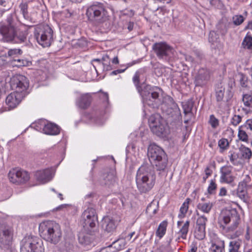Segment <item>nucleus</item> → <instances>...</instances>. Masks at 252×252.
Returning a JSON list of instances; mask_svg holds the SVG:
<instances>
[{
    "label": "nucleus",
    "mask_w": 252,
    "mask_h": 252,
    "mask_svg": "<svg viewBox=\"0 0 252 252\" xmlns=\"http://www.w3.org/2000/svg\"><path fill=\"white\" fill-rule=\"evenodd\" d=\"M35 176L36 179L42 183L49 182L52 178L51 170L49 169L37 171L35 174Z\"/></svg>",
    "instance_id": "nucleus-20"
},
{
    "label": "nucleus",
    "mask_w": 252,
    "mask_h": 252,
    "mask_svg": "<svg viewBox=\"0 0 252 252\" xmlns=\"http://www.w3.org/2000/svg\"><path fill=\"white\" fill-rule=\"evenodd\" d=\"M234 83L232 81H231L228 83V86H229L230 89H228L227 91L228 96L226 98L227 101H228V99H230L232 97V95H233L232 93L230 90L233 88V87L234 86Z\"/></svg>",
    "instance_id": "nucleus-55"
},
{
    "label": "nucleus",
    "mask_w": 252,
    "mask_h": 252,
    "mask_svg": "<svg viewBox=\"0 0 252 252\" xmlns=\"http://www.w3.org/2000/svg\"><path fill=\"white\" fill-rule=\"evenodd\" d=\"M227 189L225 187H221L220 189V191L219 193V195L220 196H225L227 194Z\"/></svg>",
    "instance_id": "nucleus-57"
},
{
    "label": "nucleus",
    "mask_w": 252,
    "mask_h": 252,
    "mask_svg": "<svg viewBox=\"0 0 252 252\" xmlns=\"http://www.w3.org/2000/svg\"><path fill=\"white\" fill-rule=\"evenodd\" d=\"M101 225L103 229L108 232H113L116 227L114 220L110 216H105L103 217L102 220Z\"/></svg>",
    "instance_id": "nucleus-21"
},
{
    "label": "nucleus",
    "mask_w": 252,
    "mask_h": 252,
    "mask_svg": "<svg viewBox=\"0 0 252 252\" xmlns=\"http://www.w3.org/2000/svg\"><path fill=\"white\" fill-rule=\"evenodd\" d=\"M139 72L138 71H136L132 78L133 81L136 86H137L139 83Z\"/></svg>",
    "instance_id": "nucleus-56"
},
{
    "label": "nucleus",
    "mask_w": 252,
    "mask_h": 252,
    "mask_svg": "<svg viewBox=\"0 0 252 252\" xmlns=\"http://www.w3.org/2000/svg\"><path fill=\"white\" fill-rule=\"evenodd\" d=\"M79 242L82 244L87 245L91 242L90 239L87 236L80 234L79 236Z\"/></svg>",
    "instance_id": "nucleus-49"
},
{
    "label": "nucleus",
    "mask_w": 252,
    "mask_h": 252,
    "mask_svg": "<svg viewBox=\"0 0 252 252\" xmlns=\"http://www.w3.org/2000/svg\"><path fill=\"white\" fill-rule=\"evenodd\" d=\"M102 61L103 65L104 66V68L105 69L109 70L112 69L111 66L110 65V59L108 55L105 54L102 57Z\"/></svg>",
    "instance_id": "nucleus-42"
},
{
    "label": "nucleus",
    "mask_w": 252,
    "mask_h": 252,
    "mask_svg": "<svg viewBox=\"0 0 252 252\" xmlns=\"http://www.w3.org/2000/svg\"><path fill=\"white\" fill-rule=\"evenodd\" d=\"M240 84L243 87H248V81L247 78L245 77H242L240 80Z\"/></svg>",
    "instance_id": "nucleus-58"
},
{
    "label": "nucleus",
    "mask_w": 252,
    "mask_h": 252,
    "mask_svg": "<svg viewBox=\"0 0 252 252\" xmlns=\"http://www.w3.org/2000/svg\"><path fill=\"white\" fill-rule=\"evenodd\" d=\"M21 252H44L42 241L35 237H26L21 242Z\"/></svg>",
    "instance_id": "nucleus-7"
},
{
    "label": "nucleus",
    "mask_w": 252,
    "mask_h": 252,
    "mask_svg": "<svg viewBox=\"0 0 252 252\" xmlns=\"http://www.w3.org/2000/svg\"><path fill=\"white\" fill-rule=\"evenodd\" d=\"M214 36H216V33L213 31L210 32L209 35V40L210 42H214L215 41Z\"/></svg>",
    "instance_id": "nucleus-61"
},
{
    "label": "nucleus",
    "mask_w": 252,
    "mask_h": 252,
    "mask_svg": "<svg viewBox=\"0 0 252 252\" xmlns=\"http://www.w3.org/2000/svg\"><path fill=\"white\" fill-rule=\"evenodd\" d=\"M10 84L12 90L25 95L29 88V82L26 76L17 74L11 78Z\"/></svg>",
    "instance_id": "nucleus-11"
},
{
    "label": "nucleus",
    "mask_w": 252,
    "mask_h": 252,
    "mask_svg": "<svg viewBox=\"0 0 252 252\" xmlns=\"http://www.w3.org/2000/svg\"><path fill=\"white\" fill-rule=\"evenodd\" d=\"M241 243L242 241L240 239L230 241L229 244L228 252H240L239 249Z\"/></svg>",
    "instance_id": "nucleus-32"
},
{
    "label": "nucleus",
    "mask_w": 252,
    "mask_h": 252,
    "mask_svg": "<svg viewBox=\"0 0 252 252\" xmlns=\"http://www.w3.org/2000/svg\"><path fill=\"white\" fill-rule=\"evenodd\" d=\"M155 175L148 166H141L136 176V183L138 190L141 192H147L150 190L155 185Z\"/></svg>",
    "instance_id": "nucleus-2"
},
{
    "label": "nucleus",
    "mask_w": 252,
    "mask_h": 252,
    "mask_svg": "<svg viewBox=\"0 0 252 252\" xmlns=\"http://www.w3.org/2000/svg\"><path fill=\"white\" fill-rule=\"evenodd\" d=\"M228 142L226 139H221L219 141V146L221 149H225L228 146Z\"/></svg>",
    "instance_id": "nucleus-51"
},
{
    "label": "nucleus",
    "mask_w": 252,
    "mask_h": 252,
    "mask_svg": "<svg viewBox=\"0 0 252 252\" xmlns=\"http://www.w3.org/2000/svg\"><path fill=\"white\" fill-rule=\"evenodd\" d=\"M97 219L95 210L93 208H88L83 213L81 221L84 227L93 228L95 226Z\"/></svg>",
    "instance_id": "nucleus-14"
},
{
    "label": "nucleus",
    "mask_w": 252,
    "mask_h": 252,
    "mask_svg": "<svg viewBox=\"0 0 252 252\" xmlns=\"http://www.w3.org/2000/svg\"><path fill=\"white\" fill-rule=\"evenodd\" d=\"M239 151L240 152L241 158L248 162L249 161L252 157V152L251 150L242 145L240 147Z\"/></svg>",
    "instance_id": "nucleus-27"
},
{
    "label": "nucleus",
    "mask_w": 252,
    "mask_h": 252,
    "mask_svg": "<svg viewBox=\"0 0 252 252\" xmlns=\"http://www.w3.org/2000/svg\"><path fill=\"white\" fill-rule=\"evenodd\" d=\"M38 229L40 236L52 243H57L62 236L60 225L54 221L41 222L39 225Z\"/></svg>",
    "instance_id": "nucleus-3"
},
{
    "label": "nucleus",
    "mask_w": 252,
    "mask_h": 252,
    "mask_svg": "<svg viewBox=\"0 0 252 252\" xmlns=\"http://www.w3.org/2000/svg\"><path fill=\"white\" fill-rule=\"evenodd\" d=\"M217 188V184L216 183L215 181L211 180L207 188L208 193L209 194H213L215 193Z\"/></svg>",
    "instance_id": "nucleus-43"
},
{
    "label": "nucleus",
    "mask_w": 252,
    "mask_h": 252,
    "mask_svg": "<svg viewBox=\"0 0 252 252\" xmlns=\"http://www.w3.org/2000/svg\"><path fill=\"white\" fill-rule=\"evenodd\" d=\"M7 24H0V34L7 42L16 43L24 42L27 39V31L18 28L17 24L11 15L7 17Z\"/></svg>",
    "instance_id": "nucleus-1"
},
{
    "label": "nucleus",
    "mask_w": 252,
    "mask_h": 252,
    "mask_svg": "<svg viewBox=\"0 0 252 252\" xmlns=\"http://www.w3.org/2000/svg\"><path fill=\"white\" fill-rule=\"evenodd\" d=\"M205 227L195 226L194 236L198 240H203L206 234Z\"/></svg>",
    "instance_id": "nucleus-33"
},
{
    "label": "nucleus",
    "mask_w": 252,
    "mask_h": 252,
    "mask_svg": "<svg viewBox=\"0 0 252 252\" xmlns=\"http://www.w3.org/2000/svg\"><path fill=\"white\" fill-rule=\"evenodd\" d=\"M105 183L108 185L112 184L116 181V177L114 171L110 172L104 177Z\"/></svg>",
    "instance_id": "nucleus-37"
},
{
    "label": "nucleus",
    "mask_w": 252,
    "mask_h": 252,
    "mask_svg": "<svg viewBox=\"0 0 252 252\" xmlns=\"http://www.w3.org/2000/svg\"><path fill=\"white\" fill-rule=\"evenodd\" d=\"M243 126L239 127L238 137L242 141L247 142L249 140V137L246 132L243 129Z\"/></svg>",
    "instance_id": "nucleus-38"
},
{
    "label": "nucleus",
    "mask_w": 252,
    "mask_h": 252,
    "mask_svg": "<svg viewBox=\"0 0 252 252\" xmlns=\"http://www.w3.org/2000/svg\"><path fill=\"white\" fill-rule=\"evenodd\" d=\"M43 132L48 135H57L60 133V128L58 126L53 123H47L43 125Z\"/></svg>",
    "instance_id": "nucleus-24"
},
{
    "label": "nucleus",
    "mask_w": 252,
    "mask_h": 252,
    "mask_svg": "<svg viewBox=\"0 0 252 252\" xmlns=\"http://www.w3.org/2000/svg\"><path fill=\"white\" fill-rule=\"evenodd\" d=\"M222 27H223V28H222L221 30H220V32L221 33V34L225 35L226 34V33L227 32V29L225 25H224L222 24H220L219 25V28H222Z\"/></svg>",
    "instance_id": "nucleus-59"
},
{
    "label": "nucleus",
    "mask_w": 252,
    "mask_h": 252,
    "mask_svg": "<svg viewBox=\"0 0 252 252\" xmlns=\"http://www.w3.org/2000/svg\"><path fill=\"white\" fill-rule=\"evenodd\" d=\"M252 230H251L249 226H247L246 232L245 234V239L246 241H249L252 237Z\"/></svg>",
    "instance_id": "nucleus-54"
},
{
    "label": "nucleus",
    "mask_w": 252,
    "mask_h": 252,
    "mask_svg": "<svg viewBox=\"0 0 252 252\" xmlns=\"http://www.w3.org/2000/svg\"><path fill=\"white\" fill-rule=\"evenodd\" d=\"M25 96L23 94L15 91L9 94L5 98V104L7 109L10 110L17 107Z\"/></svg>",
    "instance_id": "nucleus-17"
},
{
    "label": "nucleus",
    "mask_w": 252,
    "mask_h": 252,
    "mask_svg": "<svg viewBox=\"0 0 252 252\" xmlns=\"http://www.w3.org/2000/svg\"><path fill=\"white\" fill-rule=\"evenodd\" d=\"M237 194L238 197L245 202L248 199V195L247 190V183L245 181L240 182L237 189Z\"/></svg>",
    "instance_id": "nucleus-22"
},
{
    "label": "nucleus",
    "mask_w": 252,
    "mask_h": 252,
    "mask_svg": "<svg viewBox=\"0 0 252 252\" xmlns=\"http://www.w3.org/2000/svg\"><path fill=\"white\" fill-rule=\"evenodd\" d=\"M148 156L152 163L158 170L165 169L167 163V158L165 153L160 147L155 144H151L148 149Z\"/></svg>",
    "instance_id": "nucleus-5"
},
{
    "label": "nucleus",
    "mask_w": 252,
    "mask_h": 252,
    "mask_svg": "<svg viewBox=\"0 0 252 252\" xmlns=\"http://www.w3.org/2000/svg\"><path fill=\"white\" fill-rule=\"evenodd\" d=\"M146 212L149 215H154L157 213V207L153 203L150 204L147 207Z\"/></svg>",
    "instance_id": "nucleus-48"
},
{
    "label": "nucleus",
    "mask_w": 252,
    "mask_h": 252,
    "mask_svg": "<svg viewBox=\"0 0 252 252\" xmlns=\"http://www.w3.org/2000/svg\"><path fill=\"white\" fill-rule=\"evenodd\" d=\"M126 245V242L125 239H120L117 241L114 242L112 246H113L118 250H121L123 249Z\"/></svg>",
    "instance_id": "nucleus-39"
},
{
    "label": "nucleus",
    "mask_w": 252,
    "mask_h": 252,
    "mask_svg": "<svg viewBox=\"0 0 252 252\" xmlns=\"http://www.w3.org/2000/svg\"><path fill=\"white\" fill-rule=\"evenodd\" d=\"M92 101V96L89 94L81 95L76 101L77 105L80 108L86 109L90 106Z\"/></svg>",
    "instance_id": "nucleus-25"
},
{
    "label": "nucleus",
    "mask_w": 252,
    "mask_h": 252,
    "mask_svg": "<svg viewBox=\"0 0 252 252\" xmlns=\"http://www.w3.org/2000/svg\"><path fill=\"white\" fill-rule=\"evenodd\" d=\"M197 250V247L195 244H192L190 246V249L189 250L188 252H196Z\"/></svg>",
    "instance_id": "nucleus-64"
},
{
    "label": "nucleus",
    "mask_w": 252,
    "mask_h": 252,
    "mask_svg": "<svg viewBox=\"0 0 252 252\" xmlns=\"http://www.w3.org/2000/svg\"><path fill=\"white\" fill-rule=\"evenodd\" d=\"M106 11L102 3H95L89 6L86 15L90 21L100 22L106 16Z\"/></svg>",
    "instance_id": "nucleus-10"
},
{
    "label": "nucleus",
    "mask_w": 252,
    "mask_h": 252,
    "mask_svg": "<svg viewBox=\"0 0 252 252\" xmlns=\"http://www.w3.org/2000/svg\"><path fill=\"white\" fill-rule=\"evenodd\" d=\"M22 54V51L20 49H10L8 51L7 55L6 56L8 60L10 59L11 61L13 59L16 58L18 55Z\"/></svg>",
    "instance_id": "nucleus-34"
},
{
    "label": "nucleus",
    "mask_w": 252,
    "mask_h": 252,
    "mask_svg": "<svg viewBox=\"0 0 252 252\" xmlns=\"http://www.w3.org/2000/svg\"><path fill=\"white\" fill-rule=\"evenodd\" d=\"M183 222L182 221H178L177 222V226L179 228V230L177 233L178 235V239L182 238L183 239H186L187 234L189 232V226L190 224L189 220H187L184 224L181 226V224Z\"/></svg>",
    "instance_id": "nucleus-23"
},
{
    "label": "nucleus",
    "mask_w": 252,
    "mask_h": 252,
    "mask_svg": "<svg viewBox=\"0 0 252 252\" xmlns=\"http://www.w3.org/2000/svg\"><path fill=\"white\" fill-rule=\"evenodd\" d=\"M13 229L9 226L3 224L0 228V243L3 246H9L13 240Z\"/></svg>",
    "instance_id": "nucleus-16"
},
{
    "label": "nucleus",
    "mask_w": 252,
    "mask_h": 252,
    "mask_svg": "<svg viewBox=\"0 0 252 252\" xmlns=\"http://www.w3.org/2000/svg\"><path fill=\"white\" fill-rule=\"evenodd\" d=\"M243 233V230L242 229H239L232 234H229V236L231 239H235L241 236Z\"/></svg>",
    "instance_id": "nucleus-53"
},
{
    "label": "nucleus",
    "mask_w": 252,
    "mask_h": 252,
    "mask_svg": "<svg viewBox=\"0 0 252 252\" xmlns=\"http://www.w3.org/2000/svg\"><path fill=\"white\" fill-rule=\"evenodd\" d=\"M189 202L190 199L187 198L185 201L182 204L180 209V213L178 215V217L179 218L183 219L186 216L189 209Z\"/></svg>",
    "instance_id": "nucleus-31"
},
{
    "label": "nucleus",
    "mask_w": 252,
    "mask_h": 252,
    "mask_svg": "<svg viewBox=\"0 0 252 252\" xmlns=\"http://www.w3.org/2000/svg\"><path fill=\"white\" fill-rule=\"evenodd\" d=\"M225 89L221 86L218 87L216 91V97L218 102H221L223 100L224 97Z\"/></svg>",
    "instance_id": "nucleus-36"
},
{
    "label": "nucleus",
    "mask_w": 252,
    "mask_h": 252,
    "mask_svg": "<svg viewBox=\"0 0 252 252\" xmlns=\"http://www.w3.org/2000/svg\"><path fill=\"white\" fill-rule=\"evenodd\" d=\"M229 158L232 164L234 165H238V162L237 161V155L234 153H231L229 156Z\"/></svg>",
    "instance_id": "nucleus-52"
},
{
    "label": "nucleus",
    "mask_w": 252,
    "mask_h": 252,
    "mask_svg": "<svg viewBox=\"0 0 252 252\" xmlns=\"http://www.w3.org/2000/svg\"><path fill=\"white\" fill-rule=\"evenodd\" d=\"M112 249V246H110L108 247L102 249L99 252H115V251H112L111 250Z\"/></svg>",
    "instance_id": "nucleus-63"
},
{
    "label": "nucleus",
    "mask_w": 252,
    "mask_h": 252,
    "mask_svg": "<svg viewBox=\"0 0 252 252\" xmlns=\"http://www.w3.org/2000/svg\"><path fill=\"white\" fill-rule=\"evenodd\" d=\"M167 99L170 102L171 107L169 108L168 112L172 117H177L181 115L180 110L177 104L173 100L172 98L170 96H167Z\"/></svg>",
    "instance_id": "nucleus-26"
},
{
    "label": "nucleus",
    "mask_w": 252,
    "mask_h": 252,
    "mask_svg": "<svg viewBox=\"0 0 252 252\" xmlns=\"http://www.w3.org/2000/svg\"><path fill=\"white\" fill-rule=\"evenodd\" d=\"M34 36L40 45L49 47L53 40V31L48 25L40 26L35 29Z\"/></svg>",
    "instance_id": "nucleus-8"
},
{
    "label": "nucleus",
    "mask_w": 252,
    "mask_h": 252,
    "mask_svg": "<svg viewBox=\"0 0 252 252\" xmlns=\"http://www.w3.org/2000/svg\"><path fill=\"white\" fill-rule=\"evenodd\" d=\"M205 174L207 176H210L213 173L212 170L210 168V166H207L204 170Z\"/></svg>",
    "instance_id": "nucleus-62"
},
{
    "label": "nucleus",
    "mask_w": 252,
    "mask_h": 252,
    "mask_svg": "<svg viewBox=\"0 0 252 252\" xmlns=\"http://www.w3.org/2000/svg\"><path fill=\"white\" fill-rule=\"evenodd\" d=\"M210 72L206 68H200L198 69L194 80L196 86L203 87L206 85L210 80Z\"/></svg>",
    "instance_id": "nucleus-18"
},
{
    "label": "nucleus",
    "mask_w": 252,
    "mask_h": 252,
    "mask_svg": "<svg viewBox=\"0 0 252 252\" xmlns=\"http://www.w3.org/2000/svg\"><path fill=\"white\" fill-rule=\"evenodd\" d=\"M240 218L235 211L223 210L220 213L218 223L220 226L225 228L226 232H233L239 224Z\"/></svg>",
    "instance_id": "nucleus-4"
},
{
    "label": "nucleus",
    "mask_w": 252,
    "mask_h": 252,
    "mask_svg": "<svg viewBox=\"0 0 252 252\" xmlns=\"http://www.w3.org/2000/svg\"><path fill=\"white\" fill-rule=\"evenodd\" d=\"M208 123L211 125L212 128L216 129L219 126L220 122L214 115H211L209 117Z\"/></svg>",
    "instance_id": "nucleus-41"
},
{
    "label": "nucleus",
    "mask_w": 252,
    "mask_h": 252,
    "mask_svg": "<svg viewBox=\"0 0 252 252\" xmlns=\"http://www.w3.org/2000/svg\"><path fill=\"white\" fill-rule=\"evenodd\" d=\"M10 61V59L8 60L6 55L0 56V69L6 66Z\"/></svg>",
    "instance_id": "nucleus-47"
},
{
    "label": "nucleus",
    "mask_w": 252,
    "mask_h": 252,
    "mask_svg": "<svg viewBox=\"0 0 252 252\" xmlns=\"http://www.w3.org/2000/svg\"><path fill=\"white\" fill-rule=\"evenodd\" d=\"M13 66L21 67L28 66L32 64V62L26 59H19L15 58L10 62Z\"/></svg>",
    "instance_id": "nucleus-29"
},
{
    "label": "nucleus",
    "mask_w": 252,
    "mask_h": 252,
    "mask_svg": "<svg viewBox=\"0 0 252 252\" xmlns=\"http://www.w3.org/2000/svg\"><path fill=\"white\" fill-rule=\"evenodd\" d=\"M244 21V17L241 15H236L232 17L233 23L235 26L240 25Z\"/></svg>",
    "instance_id": "nucleus-45"
},
{
    "label": "nucleus",
    "mask_w": 252,
    "mask_h": 252,
    "mask_svg": "<svg viewBox=\"0 0 252 252\" xmlns=\"http://www.w3.org/2000/svg\"><path fill=\"white\" fill-rule=\"evenodd\" d=\"M233 167L231 165H224L220 169V182L234 186L236 176L233 172Z\"/></svg>",
    "instance_id": "nucleus-15"
},
{
    "label": "nucleus",
    "mask_w": 252,
    "mask_h": 252,
    "mask_svg": "<svg viewBox=\"0 0 252 252\" xmlns=\"http://www.w3.org/2000/svg\"><path fill=\"white\" fill-rule=\"evenodd\" d=\"M243 101L246 106H251L252 105V95L248 94H244L243 97Z\"/></svg>",
    "instance_id": "nucleus-46"
},
{
    "label": "nucleus",
    "mask_w": 252,
    "mask_h": 252,
    "mask_svg": "<svg viewBox=\"0 0 252 252\" xmlns=\"http://www.w3.org/2000/svg\"><path fill=\"white\" fill-rule=\"evenodd\" d=\"M161 92L158 87L146 85L140 93L143 103L153 108L158 107L160 103L159 96Z\"/></svg>",
    "instance_id": "nucleus-6"
},
{
    "label": "nucleus",
    "mask_w": 252,
    "mask_h": 252,
    "mask_svg": "<svg viewBox=\"0 0 252 252\" xmlns=\"http://www.w3.org/2000/svg\"><path fill=\"white\" fill-rule=\"evenodd\" d=\"M184 112L186 115L190 114L192 109V104L189 102H186L183 104Z\"/></svg>",
    "instance_id": "nucleus-44"
},
{
    "label": "nucleus",
    "mask_w": 252,
    "mask_h": 252,
    "mask_svg": "<svg viewBox=\"0 0 252 252\" xmlns=\"http://www.w3.org/2000/svg\"><path fill=\"white\" fill-rule=\"evenodd\" d=\"M152 48L159 59L167 60L173 54V48L164 42L155 43L153 44Z\"/></svg>",
    "instance_id": "nucleus-12"
},
{
    "label": "nucleus",
    "mask_w": 252,
    "mask_h": 252,
    "mask_svg": "<svg viewBox=\"0 0 252 252\" xmlns=\"http://www.w3.org/2000/svg\"><path fill=\"white\" fill-rule=\"evenodd\" d=\"M213 206V203L210 201H208L206 202L199 203L197 205L196 207L197 209L201 212L204 213L209 214L212 210Z\"/></svg>",
    "instance_id": "nucleus-28"
},
{
    "label": "nucleus",
    "mask_w": 252,
    "mask_h": 252,
    "mask_svg": "<svg viewBox=\"0 0 252 252\" xmlns=\"http://www.w3.org/2000/svg\"><path fill=\"white\" fill-rule=\"evenodd\" d=\"M210 252H224V241L215 237L211 240Z\"/></svg>",
    "instance_id": "nucleus-19"
},
{
    "label": "nucleus",
    "mask_w": 252,
    "mask_h": 252,
    "mask_svg": "<svg viewBox=\"0 0 252 252\" xmlns=\"http://www.w3.org/2000/svg\"><path fill=\"white\" fill-rule=\"evenodd\" d=\"M167 226V221L166 220L162 221L158 225L156 231V236L160 239L166 233Z\"/></svg>",
    "instance_id": "nucleus-30"
},
{
    "label": "nucleus",
    "mask_w": 252,
    "mask_h": 252,
    "mask_svg": "<svg viewBox=\"0 0 252 252\" xmlns=\"http://www.w3.org/2000/svg\"><path fill=\"white\" fill-rule=\"evenodd\" d=\"M242 45L245 48L252 50V37L247 35L243 41Z\"/></svg>",
    "instance_id": "nucleus-40"
},
{
    "label": "nucleus",
    "mask_w": 252,
    "mask_h": 252,
    "mask_svg": "<svg viewBox=\"0 0 252 252\" xmlns=\"http://www.w3.org/2000/svg\"><path fill=\"white\" fill-rule=\"evenodd\" d=\"M151 130L158 136H161L165 131L164 121L158 114L152 115L149 118Z\"/></svg>",
    "instance_id": "nucleus-13"
},
{
    "label": "nucleus",
    "mask_w": 252,
    "mask_h": 252,
    "mask_svg": "<svg viewBox=\"0 0 252 252\" xmlns=\"http://www.w3.org/2000/svg\"><path fill=\"white\" fill-rule=\"evenodd\" d=\"M9 181L17 185H22L27 183L30 179V174L27 171L19 168H13L8 173Z\"/></svg>",
    "instance_id": "nucleus-9"
},
{
    "label": "nucleus",
    "mask_w": 252,
    "mask_h": 252,
    "mask_svg": "<svg viewBox=\"0 0 252 252\" xmlns=\"http://www.w3.org/2000/svg\"><path fill=\"white\" fill-rule=\"evenodd\" d=\"M242 120V117L239 115H234L231 120V123L234 126H237Z\"/></svg>",
    "instance_id": "nucleus-50"
},
{
    "label": "nucleus",
    "mask_w": 252,
    "mask_h": 252,
    "mask_svg": "<svg viewBox=\"0 0 252 252\" xmlns=\"http://www.w3.org/2000/svg\"><path fill=\"white\" fill-rule=\"evenodd\" d=\"M245 126L252 131V119H249L246 121Z\"/></svg>",
    "instance_id": "nucleus-60"
},
{
    "label": "nucleus",
    "mask_w": 252,
    "mask_h": 252,
    "mask_svg": "<svg viewBox=\"0 0 252 252\" xmlns=\"http://www.w3.org/2000/svg\"><path fill=\"white\" fill-rule=\"evenodd\" d=\"M196 215L198 216L196 222V226L206 228V224L207 221V218L204 215H199L198 212Z\"/></svg>",
    "instance_id": "nucleus-35"
}]
</instances>
